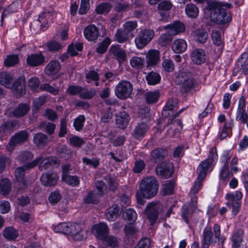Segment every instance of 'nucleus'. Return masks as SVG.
<instances>
[{
  "label": "nucleus",
  "instance_id": "f257e3e1",
  "mask_svg": "<svg viewBox=\"0 0 248 248\" xmlns=\"http://www.w3.org/2000/svg\"><path fill=\"white\" fill-rule=\"evenodd\" d=\"M140 189L136 192L138 202L143 204V198L151 199L157 193L159 185L154 177L149 176L143 178L140 184Z\"/></svg>",
  "mask_w": 248,
  "mask_h": 248
},
{
  "label": "nucleus",
  "instance_id": "f03ea898",
  "mask_svg": "<svg viewBox=\"0 0 248 248\" xmlns=\"http://www.w3.org/2000/svg\"><path fill=\"white\" fill-rule=\"evenodd\" d=\"M206 9L210 11V17L214 23L225 24L231 21L232 16L230 12L224 8L222 3L216 1H207Z\"/></svg>",
  "mask_w": 248,
  "mask_h": 248
},
{
  "label": "nucleus",
  "instance_id": "7ed1b4c3",
  "mask_svg": "<svg viewBox=\"0 0 248 248\" xmlns=\"http://www.w3.org/2000/svg\"><path fill=\"white\" fill-rule=\"evenodd\" d=\"M175 83L180 85V90L183 93H192L195 91L197 86L196 80L193 77L191 72H182L175 78Z\"/></svg>",
  "mask_w": 248,
  "mask_h": 248
},
{
  "label": "nucleus",
  "instance_id": "20e7f679",
  "mask_svg": "<svg viewBox=\"0 0 248 248\" xmlns=\"http://www.w3.org/2000/svg\"><path fill=\"white\" fill-rule=\"evenodd\" d=\"M217 154L216 147L212 148L209 152L207 159L202 161L197 168V175L199 179L202 178L205 179L207 172L211 171L213 169V165L217 159Z\"/></svg>",
  "mask_w": 248,
  "mask_h": 248
},
{
  "label": "nucleus",
  "instance_id": "39448f33",
  "mask_svg": "<svg viewBox=\"0 0 248 248\" xmlns=\"http://www.w3.org/2000/svg\"><path fill=\"white\" fill-rule=\"evenodd\" d=\"M133 87L132 83L126 80H122L116 86L114 93L117 98L121 100H125L130 98Z\"/></svg>",
  "mask_w": 248,
  "mask_h": 248
},
{
  "label": "nucleus",
  "instance_id": "423d86ee",
  "mask_svg": "<svg viewBox=\"0 0 248 248\" xmlns=\"http://www.w3.org/2000/svg\"><path fill=\"white\" fill-rule=\"evenodd\" d=\"M155 31L153 29H141L137 34L135 43L139 49L144 48L153 38Z\"/></svg>",
  "mask_w": 248,
  "mask_h": 248
},
{
  "label": "nucleus",
  "instance_id": "0eeeda50",
  "mask_svg": "<svg viewBox=\"0 0 248 248\" xmlns=\"http://www.w3.org/2000/svg\"><path fill=\"white\" fill-rule=\"evenodd\" d=\"M242 196V193L239 191H236L234 194L228 193L226 196L227 200L226 204L232 209V213L234 215H236L239 211L240 200Z\"/></svg>",
  "mask_w": 248,
  "mask_h": 248
},
{
  "label": "nucleus",
  "instance_id": "6e6552de",
  "mask_svg": "<svg viewBox=\"0 0 248 248\" xmlns=\"http://www.w3.org/2000/svg\"><path fill=\"white\" fill-rule=\"evenodd\" d=\"M39 163V169L43 171L47 170L50 166L59 164V160L53 157L46 158L42 155L27 166L28 168H33Z\"/></svg>",
  "mask_w": 248,
  "mask_h": 248
},
{
  "label": "nucleus",
  "instance_id": "1a4fd4ad",
  "mask_svg": "<svg viewBox=\"0 0 248 248\" xmlns=\"http://www.w3.org/2000/svg\"><path fill=\"white\" fill-rule=\"evenodd\" d=\"M29 137L28 133L25 130H21L12 136L6 147V149L9 152H12L18 145L21 144L26 141Z\"/></svg>",
  "mask_w": 248,
  "mask_h": 248
},
{
  "label": "nucleus",
  "instance_id": "9d476101",
  "mask_svg": "<svg viewBox=\"0 0 248 248\" xmlns=\"http://www.w3.org/2000/svg\"><path fill=\"white\" fill-rule=\"evenodd\" d=\"M161 207L158 202H151L147 204L145 212L151 225H153L157 220Z\"/></svg>",
  "mask_w": 248,
  "mask_h": 248
},
{
  "label": "nucleus",
  "instance_id": "9b49d317",
  "mask_svg": "<svg viewBox=\"0 0 248 248\" xmlns=\"http://www.w3.org/2000/svg\"><path fill=\"white\" fill-rule=\"evenodd\" d=\"M156 174L162 178H170L174 170L172 164L169 162H162L159 163L155 169Z\"/></svg>",
  "mask_w": 248,
  "mask_h": 248
},
{
  "label": "nucleus",
  "instance_id": "f8f14e48",
  "mask_svg": "<svg viewBox=\"0 0 248 248\" xmlns=\"http://www.w3.org/2000/svg\"><path fill=\"white\" fill-rule=\"evenodd\" d=\"M92 232L96 238L103 241L109 234V228L106 223L100 222L93 226Z\"/></svg>",
  "mask_w": 248,
  "mask_h": 248
},
{
  "label": "nucleus",
  "instance_id": "ddd939ff",
  "mask_svg": "<svg viewBox=\"0 0 248 248\" xmlns=\"http://www.w3.org/2000/svg\"><path fill=\"white\" fill-rule=\"evenodd\" d=\"M68 230L67 235H71L75 240L81 241L84 239L85 236L80 225L77 223L69 222Z\"/></svg>",
  "mask_w": 248,
  "mask_h": 248
},
{
  "label": "nucleus",
  "instance_id": "4468645a",
  "mask_svg": "<svg viewBox=\"0 0 248 248\" xmlns=\"http://www.w3.org/2000/svg\"><path fill=\"white\" fill-rule=\"evenodd\" d=\"M163 29L168 30L173 36H175L184 32L186 31V26L183 22L177 20L164 26Z\"/></svg>",
  "mask_w": 248,
  "mask_h": 248
},
{
  "label": "nucleus",
  "instance_id": "2eb2a0df",
  "mask_svg": "<svg viewBox=\"0 0 248 248\" xmlns=\"http://www.w3.org/2000/svg\"><path fill=\"white\" fill-rule=\"evenodd\" d=\"M45 62V57L40 53H31L28 55L26 58L27 64L31 67H37L42 65Z\"/></svg>",
  "mask_w": 248,
  "mask_h": 248
},
{
  "label": "nucleus",
  "instance_id": "dca6fc26",
  "mask_svg": "<svg viewBox=\"0 0 248 248\" xmlns=\"http://www.w3.org/2000/svg\"><path fill=\"white\" fill-rule=\"evenodd\" d=\"M206 52L204 50L201 48H195L191 51L190 57L192 62L197 65H201L206 60Z\"/></svg>",
  "mask_w": 248,
  "mask_h": 248
},
{
  "label": "nucleus",
  "instance_id": "f3484780",
  "mask_svg": "<svg viewBox=\"0 0 248 248\" xmlns=\"http://www.w3.org/2000/svg\"><path fill=\"white\" fill-rule=\"evenodd\" d=\"M59 179L57 173L53 172H47L43 173L40 178L42 184L46 186H55Z\"/></svg>",
  "mask_w": 248,
  "mask_h": 248
},
{
  "label": "nucleus",
  "instance_id": "a211bd4d",
  "mask_svg": "<svg viewBox=\"0 0 248 248\" xmlns=\"http://www.w3.org/2000/svg\"><path fill=\"white\" fill-rule=\"evenodd\" d=\"M31 109L29 103H20L12 110L11 114L13 117L20 118L26 116Z\"/></svg>",
  "mask_w": 248,
  "mask_h": 248
},
{
  "label": "nucleus",
  "instance_id": "6ab92c4d",
  "mask_svg": "<svg viewBox=\"0 0 248 248\" xmlns=\"http://www.w3.org/2000/svg\"><path fill=\"white\" fill-rule=\"evenodd\" d=\"M149 128V125L144 122L138 124L132 132V136L136 140H140L146 135Z\"/></svg>",
  "mask_w": 248,
  "mask_h": 248
},
{
  "label": "nucleus",
  "instance_id": "aec40b11",
  "mask_svg": "<svg viewBox=\"0 0 248 248\" xmlns=\"http://www.w3.org/2000/svg\"><path fill=\"white\" fill-rule=\"evenodd\" d=\"M109 51L110 54L113 55V58L117 60L120 63L126 61V53L119 45L111 46L109 49Z\"/></svg>",
  "mask_w": 248,
  "mask_h": 248
},
{
  "label": "nucleus",
  "instance_id": "412c9836",
  "mask_svg": "<svg viewBox=\"0 0 248 248\" xmlns=\"http://www.w3.org/2000/svg\"><path fill=\"white\" fill-rule=\"evenodd\" d=\"M83 33L85 37L89 41H94L99 36L98 29L94 25H90L85 27Z\"/></svg>",
  "mask_w": 248,
  "mask_h": 248
},
{
  "label": "nucleus",
  "instance_id": "4be33fe9",
  "mask_svg": "<svg viewBox=\"0 0 248 248\" xmlns=\"http://www.w3.org/2000/svg\"><path fill=\"white\" fill-rule=\"evenodd\" d=\"M213 236L211 227L208 226L205 227L202 233V248H209L211 244L217 243V241H214Z\"/></svg>",
  "mask_w": 248,
  "mask_h": 248
},
{
  "label": "nucleus",
  "instance_id": "5701e85b",
  "mask_svg": "<svg viewBox=\"0 0 248 248\" xmlns=\"http://www.w3.org/2000/svg\"><path fill=\"white\" fill-rule=\"evenodd\" d=\"M160 60V52L155 49L149 50L146 55V63L148 67L156 65Z\"/></svg>",
  "mask_w": 248,
  "mask_h": 248
},
{
  "label": "nucleus",
  "instance_id": "b1692460",
  "mask_svg": "<svg viewBox=\"0 0 248 248\" xmlns=\"http://www.w3.org/2000/svg\"><path fill=\"white\" fill-rule=\"evenodd\" d=\"M168 155L167 150L163 148H157L150 154L151 159L155 163L162 162Z\"/></svg>",
  "mask_w": 248,
  "mask_h": 248
},
{
  "label": "nucleus",
  "instance_id": "393cba45",
  "mask_svg": "<svg viewBox=\"0 0 248 248\" xmlns=\"http://www.w3.org/2000/svg\"><path fill=\"white\" fill-rule=\"evenodd\" d=\"M54 13L53 9L50 10L46 9L39 15L38 20L42 24L41 27H46L49 22H52Z\"/></svg>",
  "mask_w": 248,
  "mask_h": 248
},
{
  "label": "nucleus",
  "instance_id": "a878e982",
  "mask_svg": "<svg viewBox=\"0 0 248 248\" xmlns=\"http://www.w3.org/2000/svg\"><path fill=\"white\" fill-rule=\"evenodd\" d=\"M10 87L17 97L22 96L25 93V83L23 79H17Z\"/></svg>",
  "mask_w": 248,
  "mask_h": 248
},
{
  "label": "nucleus",
  "instance_id": "bb28decb",
  "mask_svg": "<svg viewBox=\"0 0 248 248\" xmlns=\"http://www.w3.org/2000/svg\"><path fill=\"white\" fill-rule=\"evenodd\" d=\"M130 120V116L127 112H121L116 115V124L118 127L124 129L127 126Z\"/></svg>",
  "mask_w": 248,
  "mask_h": 248
},
{
  "label": "nucleus",
  "instance_id": "cd10ccee",
  "mask_svg": "<svg viewBox=\"0 0 248 248\" xmlns=\"http://www.w3.org/2000/svg\"><path fill=\"white\" fill-rule=\"evenodd\" d=\"M61 65L57 60H52L46 65L45 71L46 74L48 76L54 75L61 69Z\"/></svg>",
  "mask_w": 248,
  "mask_h": 248
},
{
  "label": "nucleus",
  "instance_id": "c85d7f7f",
  "mask_svg": "<svg viewBox=\"0 0 248 248\" xmlns=\"http://www.w3.org/2000/svg\"><path fill=\"white\" fill-rule=\"evenodd\" d=\"M187 48L186 41L182 39L175 40L172 45L171 49L175 53H181L184 52Z\"/></svg>",
  "mask_w": 248,
  "mask_h": 248
},
{
  "label": "nucleus",
  "instance_id": "c756f323",
  "mask_svg": "<svg viewBox=\"0 0 248 248\" xmlns=\"http://www.w3.org/2000/svg\"><path fill=\"white\" fill-rule=\"evenodd\" d=\"M211 37L214 44L218 47V53H222L224 45L221 36L220 31L213 30L211 33Z\"/></svg>",
  "mask_w": 248,
  "mask_h": 248
},
{
  "label": "nucleus",
  "instance_id": "7c9ffc66",
  "mask_svg": "<svg viewBox=\"0 0 248 248\" xmlns=\"http://www.w3.org/2000/svg\"><path fill=\"white\" fill-rule=\"evenodd\" d=\"M33 141L37 147L43 148L48 143V137L45 134L39 132L34 135Z\"/></svg>",
  "mask_w": 248,
  "mask_h": 248
},
{
  "label": "nucleus",
  "instance_id": "2f4dec72",
  "mask_svg": "<svg viewBox=\"0 0 248 248\" xmlns=\"http://www.w3.org/2000/svg\"><path fill=\"white\" fill-rule=\"evenodd\" d=\"M195 40L201 44H204L208 37V34L205 29H198L193 31Z\"/></svg>",
  "mask_w": 248,
  "mask_h": 248
},
{
  "label": "nucleus",
  "instance_id": "473e14b6",
  "mask_svg": "<svg viewBox=\"0 0 248 248\" xmlns=\"http://www.w3.org/2000/svg\"><path fill=\"white\" fill-rule=\"evenodd\" d=\"M29 164V163H28V164ZM27 165L28 164L26 165L25 167L29 169L30 168L27 167ZM25 171V167H18L16 169L15 171L16 180L20 183L19 185H22L21 188H22L23 186L25 187L26 186V182L24 179Z\"/></svg>",
  "mask_w": 248,
  "mask_h": 248
},
{
  "label": "nucleus",
  "instance_id": "72a5a7b5",
  "mask_svg": "<svg viewBox=\"0 0 248 248\" xmlns=\"http://www.w3.org/2000/svg\"><path fill=\"white\" fill-rule=\"evenodd\" d=\"M120 208L117 204H113L107 210L106 217L109 221L114 220L119 215Z\"/></svg>",
  "mask_w": 248,
  "mask_h": 248
},
{
  "label": "nucleus",
  "instance_id": "f704fd0d",
  "mask_svg": "<svg viewBox=\"0 0 248 248\" xmlns=\"http://www.w3.org/2000/svg\"><path fill=\"white\" fill-rule=\"evenodd\" d=\"M145 99L146 102L148 104H151L156 103L160 96V93L159 90L155 91H148L145 94Z\"/></svg>",
  "mask_w": 248,
  "mask_h": 248
},
{
  "label": "nucleus",
  "instance_id": "c9c22d12",
  "mask_svg": "<svg viewBox=\"0 0 248 248\" xmlns=\"http://www.w3.org/2000/svg\"><path fill=\"white\" fill-rule=\"evenodd\" d=\"M13 80L12 75L7 72L0 73V84L6 88L10 87Z\"/></svg>",
  "mask_w": 248,
  "mask_h": 248
},
{
  "label": "nucleus",
  "instance_id": "e433bc0d",
  "mask_svg": "<svg viewBox=\"0 0 248 248\" xmlns=\"http://www.w3.org/2000/svg\"><path fill=\"white\" fill-rule=\"evenodd\" d=\"M57 154L60 157L68 159L72 155V151L66 145H61L58 147Z\"/></svg>",
  "mask_w": 248,
  "mask_h": 248
},
{
  "label": "nucleus",
  "instance_id": "4c0bfd02",
  "mask_svg": "<svg viewBox=\"0 0 248 248\" xmlns=\"http://www.w3.org/2000/svg\"><path fill=\"white\" fill-rule=\"evenodd\" d=\"M129 34L124 29H118L114 35L115 40L119 43H123L128 40Z\"/></svg>",
  "mask_w": 248,
  "mask_h": 248
},
{
  "label": "nucleus",
  "instance_id": "58836bf2",
  "mask_svg": "<svg viewBox=\"0 0 248 248\" xmlns=\"http://www.w3.org/2000/svg\"><path fill=\"white\" fill-rule=\"evenodd\" d=\"M18 235V232L12 227L6 228L3 232V236L9 240L16 239Z\"/></svg>",
  "mask_w": 248,
  "mask_h": 248
},
{
  "label": "nucleus",
  "instance_id": "ea45409f",
  "mask_svg": "<svg viewBox=\"0 0 248 248\" xmlns=\"http://www.w3.org/2000/svg\"><path fill=\"white\" fill-rule=\"evenodd\" d=\"M185 12L187 16L191 18H196L199 14L198 8L193 3H189L186 5Z\"/></svg>",
  "mask_w": 248,
  "mask_h": 248
},
{
  "label": "nucleus",
  "instance_id": "a19ab883",
  "mask_svg": "<svg viewBox=\"0 0 248 248\" xmlns=\"http://www.w3.org/2000/svg\"><path fill=\"white\" fill-rule=\"evenodd\" d=\"M96 90L94 88H90L89 89L83 87L82 91L79 94V97L83 99H91L96 94Z\"/></svg>",
  "mask_w": 248,
  "mask_h": 248
},
{
  "label": "nucleus",
  "instance_id": "79ce46f5",
  "mask_svg": "<svg viewBox=\"0 0 248 248\" xmlns=\"http://www.w3.org/2000/svg\"><path fill=\"white\" fill-rule=\"evenodd\" d=\"M11 189V184L7 178L2 179L0 181V191L2 195H7Z\"/></svg>",
  "mask_w": 248,
  "mask_h": 248
},
{
  "label": "nucleus",
  "instance_id": "37998d69",
  "mask_svg": "<svg viewBox=\"0 0 248 248\" xmlns=\"http://www.w3.org/2000/svg\"><path fill=\"white\" fill-rule=\"evenodd\" d=\"M146 79L148 84L154 85L159 83L161 77L158 73L152 71L146 76Z\"/></svg>",
  "mask_w": 248,
  "mask_h": 248
},
{
  "label": "nucleus",
  "instance_id": "c03bdc74",
  "mask_svg": "<svg viewBox=\"0 0 248 248\" xmlns=\"http://www.w3.org/2000/svg\"><path fill=\"white\" fill-rule=\"evenodd\" d=\"M112 5L108 2H103L98 5L95 11L97 14L105 15L108 14L112 8Z\"/></svg>",
  "mask_w": 248,
  "mask_h": 248
},
{
  "label": "nucleus",
  "instance_id": "a18cd8bd",
  "mask_svg": "<svg viewBox=\"0 0 248 248\" xmlns=\"http://www.w3.org/2000/svg\"><path fill=\"white\" fill-rule=\"evenodd\" d=\"M145 60L143 58L137 56L133 57L130 60V64L131 66L137 69L142 68L144 64Z\"/></svg>",
  "mask_w": 248,
  "mask_h": 248
},
{
  "label": "nucleus",
  "instance_id": "49530a36",
  "mask_svg": "<svg viewBox=\"0 0 248 248\" xmlns=\"http://www.w3.org/2000/svg\"><path fill=\"white\" fill-rule=\"evenodd\" d=\"M111 43V39L109 37H107L105 38L96 48V51L98 53L104 54L105 53L109 45Z\"/></svg>",
  "mask_w": 248,
  "mask_h": 248
},
{
  "label": "nucleus",
  "instance_id": "de8ad7c7",
  "mask_svg": "<svg viewBox=\"0 0 248 248\" xmlns=\"http://www.w3.org/2000/svg\"><path fill=\"white\" fill-rule=\"evenodd\" d=\"M82 161L83 164L94 169L97 168L100 164V159L97 157L89 158L87 157H84L82 158Z\"/></svg>",
  "mask_w": 248,
  "mask_h": 248
},
{
  "label": "nucleus",
  "instance_id": "09e8293b",
  "mask_svg": "<svg viewBox=\"0 0 248 248\" xmlns=\"http://www.w3.org/2000/svg\"><path fill=\"white\" fill-rule=\"evenodd\" d=\"M62 179L63 181L69 185L75 186L79 183V177L76 176H71L69 175H63Z\"/></svg>",
  "mask_w": 248,
  "mask_h": 248
},
{
  "label": "nucleus",
  "instance_id": "8fccbe9b",
  "mask_svg": "<svg viewBox=\"0 0 248 248\" xmlns=\"http://www.w3.org/2000/svg\"><path fill=\"white\" fill-rule=\"evenodd\" d=\"M195 210L192 209V207L189 205H184L182 208V217L184 221L187 223H189L188 217L193 214Z\"/></svg>",
  "mask_w": 248,
  "mask_h": 248
},
{
  "label": "nucleus",
  "instance_id": "3c124183",
  "mask_svg": "<svg viewBox=\"0 0 248 248\" xmlns=\"http://www.w3.org/2000/svg\"><path fill=\"white\" fill-rule=\"evenodd\" d=\"M19 62V58L17 55H10L4 60V64L6 67L14 66Z\"/></svg>",
  "mask_w": 248,
  "mask_h": 248
},
{
  "label": "nucleus",
  "instance_id": "603ef678",
  "mask_svg": "<svg viewBox=\"0 0 248 248\" xmlns=\"http://www.w3.org/2000/svg\"><path fill=\"white\" fill-rule=\"evenodd\" d=\"M172 36L169 31L168 32L162 34L158 40L159 44L162 46H167L172 40Z\"/></svg>",
  "mask_w": 248,
  "mask_h": 248
},
{
  "label": "nucleus",
  "instance_id": "864d4df0",
  "mask_svg": "<svg viewBox=\"0 0 248 248\" xmlns=\"http://www.w3.org/2000/svg\"><path fill=\"white\" fill-rule=\"evenodd\" d=\"M174 184V182L173 181H167L164 184L162 187L163 194L165 195L172 194L173 192Z\"/></svg>",
  "mask_w": 248,
  "mask_h": 248
},
{
  "label": "nucleus",
  "instance_id": "5fc2aeb1",
  "mask_svg": "<svg viewBox=\"0 0 248 248\" xmlns=\"http://www.w3.org/2000/svg\"><path fill=\"white\" fill-rule=\"evenodd\" d=\"M103 241L106 242L108 246L112 248H116L119 246L118 238L113 235H108Z\"/></svg>",
  "mask_w": 248,
  "mask_h": 248
},
{
  "label": "nucleus",
  "instance_id": "6e6d98bb",
  "mask_svg": "<svg viewBox=\"0 0 248 248\" xmlns=\"http://www.w3.org/2000/svg\"><path fill=\"white\" fill-rule=\"evenodd\" d=\"M97 194L93 193L92 191L88 192L87 195L84 198V201L87 204H96L99 202Z\"/></svg>",
  "mask_w": 248,
  "mask_h": 248
},
{
  "label": "nucleus",
  "instance_id": "4d7b16f0",
  "mask_svg": "<svg viewBox=\"0 0 248 248\" xmlns=\"http://www.w3.org/2000/svg\"><path fill=\"white\" fill-rule=\"evenodd\" d=\"M48 50L51 52H57L62 49L64 46L56 41H51L46 44Z\"/></svg>",
  "mask_w": 248,
  "mask_h": 248
},
{
  "label": "nucleus",
  "instance_id": "13d9d810",
  "mask_svg": "<svg viewBox=\"0 0 248 248\" xmlns=\"http://www.w3.org/2000/svg\"><path fill=\"white\" fill-rule=\"evenodd\" d=\"M85 117L83 115H80L76 118L74 122L73 125L77 131H81L84 126Z\"/></svg>",
  "mask_w": 248,
  "mask_h": 248
},
{
  "label": "nucleus",
  "instance_id": "bf43d9fd",
  "mask_svg": "<svg viewBox=\"0 0 248 248\" xmlns=\"http://www.w3.org/2000/svg\"><path fill=\"white\" fill-rule=\"evenodd\" d=\"M46 102V98L44 97H40L33 101L32 112L34 113H37L41 107Z\"/></svg>",
  "mask_w": 248,
  "mask_h": 248
},
{
  "label": "nucleus",
  "instance_id": "052dcab7",
  "mask_svg": "<svg viewBox=\"0 0 248 248\" xmlns=\"http://www.w3.org/2000/svg\"><path fill=\"white\" fill-rule=\"evenodd\" d=\"M123 217L125 219L129 221L134 222L136 220L137 217L136 212L132 208L126 209L123 214Z\"/></svg>",
  "mask_w": 248,
  "mask_h": 248
},
{
  "label": "nucleus",
  "instance_id": "680f3d73",
  "mask_svg": "<svg viewBox=\"0 0 248 248\" xmlns=\"http://www.w3.org/2000/svg\"><path fill=\"white\" fill-rule=\"evenodd\" d=\"M69 143L72 146L78 148L85 143V141L79 137L74 136L70 138Z\"/></svg>",
  "mask_w": 248,
  "mask_h": 248
},
{
  "label": "nucleus",
  "instance_id": "e2e57ef3",
  "mask_svg": "<svg viewBox=\"0 0 248 248\" xmlns=\"http://www.w3.org/2000/svg\"><path fill=\"white\" fill-rule=\"evenodd\" d=\"M67 120L65 118H62L60 121V128L58 136L60 138L64 137L67 133Z\"/></svg>",
  "mask_w": 248,
  "mask_h": 248
},
{
  "label": "nucleus",
  "instance_id": "0e129e2a",
  "mask_svg": "<svg viewBox=\"0 0 248 248\" xmlns=\"http://www.w3.org/2000/svg\"><path fill=\"white\" fill-rule=\"evenodd\" d=\"M145 167L144 161L140 159L136 160L134 162V166L133 168V171L135 173L141 172Z\"/></svg>",
  "mask_w": 248,
  "mask_h": 248
},
{
  "label": "nucleus",
  "instance_id": "69168bd1",
  "mask_svg": "<svg viewBox=\"0 0 248 248\" xmlns=\"http://www.w3.org/2000/svg\"><path fill=\"white\" fill-rule=\"evenodd\" d=\"M204 179L202 178H200L199 179V176H197V178L194 183V185L191 188L189 195H195L198 193V192L202 186V182Z\"/></svg>",
  "mask_w": 248,
  "mask_h": 248
},
{
  "label": "nucleus",
  "instance_id": "338daca9",
  "mask_svg": "<svg viewBox=\"0 0 248 248\" xmlns=\"http://www.w3.org/2000/svg\"><path fill=\"white\" fill-rule=\"evenodd\" d=\"M138 24L136 21H128L123 25L124 30L128 34L133 31L137 27Z\"/></svg>",
  "mask_w": 248,
  "mask_h": 248
},
{
  "label": "nucleus",
  "instance_id": "774afa93",
  "mask_svg": "<svg viewBox=\"0 0 248 248\" xmlns=\"http://www.w3.org/2000/svg\"><path fill=\"white\" fill-rule=\"evenodd\" d=\"M87 82L89 83L92 81H97L99 80V76L98 73L94 70L89 71L85 76Z\"/></svg>",
  "mask_w": 248,
  "mask_h": 248
}]
</instances>
